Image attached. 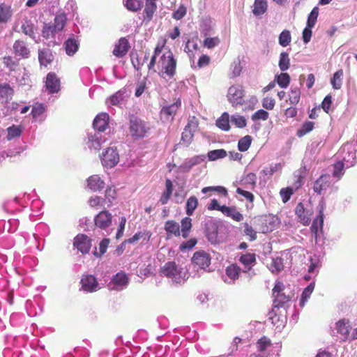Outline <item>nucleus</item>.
I'll use <instances>...</instances> for the list:
<instances>
[{"label":"nucleus","mask_w":357,"mask_h":357,"mask_svg":"<svg viewBox=\"0 0 357 357\" xmlns=\"http://www.w3.org/2000/svg\"><path fill=\"white\" fill-rule=\"evenodd\" d=\"M151 236L149 231L137 232L132 238L123 241V243H133L134 242L142 238L144 241L148 242Z\"/></svg>","instance_id":"a19ab883"},{"label":"nucleus","mask_w":357,"mask_h":357,"mask_svg":"<svg viewBox=\"0 0 357 357\" xmlns=\"http://www.w3.org/2000/svg\"><path fill=\"white\" fill-rule=\"evenodd\" d=\"M216 126L222 130H229V115L227 112H224L221 116L216 121Z\"/></svg>","instance_id":"f704fd0d"},{"label":"nucleus","mask_w":357,"mask_h":357,"mask_svg":"<svg viewBox=\"0 0 357 357\" xmlns=\"http://www.w3.org/2000/svg\"><path fill=\"white\" fill-rule=\"evenodd\" d=\"M45 86L50 94L58 93L61 89V81L56 74L50 72L46 76Z\"/></svg>","instance_id":"1a4fd4ad"},{"label":"nucleus","mask_w":357,"mask_h":357,"mask_svg":"<svg viewBox=\"0 0 357 357\" xmlns=\"http://www.w3.org/2000/svg\"><path fill=\"white\" fill-rule=\"evenodd\" d=\"M194 135V132L184 128V130L181 134L182 142L186 146L190 145L193 140Z\"/></svg>","instance_id":"0e129e2a"},{"label":"nucleus","mask_w":357,"mask_h":357,"mask_svg":"<svg viewBox=\"0 0 357 357\" xmlns=\"http://www.w3.org/2000/svg\"><path fill=\"white\" fill-rule=\"evenodd\" d=\"M268 9V2L266 0H255L252 13L255 16H259L264 14Z\"/></svg>","instance_id":"c85d7f7f"},{"label":"nucleus","mask_w":357,"mask_h":357,"mask_svg":"<svg viewBox=\"0 0 357 357\" xmlns=\"http://www.w3.org/2000/svg\"><path fill=\"white\" fill-rule=\"evenodd\" d=\"M301 98V91L298 88L291 90L289 95V101L291 105H296L298 103Z\"/></svg>","instance_id":"052dcab7"},{"label":"nucleus","mask_w":357,"mask_h":357,"mask_svg":"<svg viewBox=\"0 0 357 357\" xmlns=\"http://www.w3.org/2000/svg\"><path fill=\"white\" fill-rule=\"evenodd\" d=\"M314 283L312 282L309 285H307L303 290L301 298L300 301V305L301 307H303L305 305V302L307 301V299L310 297V295L314 291Z\"/></svg>","instance_id":"49530a36"},{"label":"nucleus","mask_w":357,"mask_h":357,"mask_svg":"<svg viewBox=\"0 0 357 357\" xmlns=\"http://www.w3.org/2000/svg\"><path fill=\"white\" fill-rule=\"evenodd\" d=\"M209 191L216 192L224 197H227L228 195L227 190L223 186L205 187L202 190L203 193H206Z\"/></svg>","instance_id":"680f3d73"},{"label":"nucleus","mask_w":357,"mask_h":357,"mask_svg":"<svg viewBox=\"0 0 357 357\" xmlns=\"http://www.w3.org/2000/svg\"><path fill=\"white\" fill-rule=\"evenodd\" d=\"M331 184V177L328 174L321 175L314 183L313 190L317 195H321Z\"/></svg>","instance_id":"f8f14e48"},{"label":"nucleus","mask_w":357,"mask_h":357,"mask_svg":"<svg viewBox=\"0 0 357 357\" xmlns=\"http://www.w3.org/2000/svg\"><path fill=\"white\" fill-rule=\"evenodd\" d=\"M157 0H146L143 12V22L149 23L157 11Z\"/></svg>","instance_id":"2eb2a0df"},{"label":"nucleus","mask_w":357,"mask_h":357,"mask_svg":"<svg viewBox=\"0 0 357 357\" xmlns=\"http://www.w3.org/2000/svg\"><path fill=\"white\" fill-rule=\"evenodd\" d=\"M112 215L107 210L99 212L94 217V225L96 227L105 230L112 224Z\"/></svg>","instance_id":"6e6552de"},{"label":"nucleus","mask_w":357,"mask_h":357,"mask_svg":"<svg viewBox=\"0 0 357 357\" xmlns=\"http://www.w3.org/2000/svg\"><path fill=\"white\" fill-rule=\"evenodd\" d=\"M257 183V176L255 173H249L242 179V185L246 188L254 189Z\"/></svg>","instance_id":"4c0bfd02"},{"label":"nucleus","mask_w":357,"mask_h":357,"mask_svg":"<svg viewBox=\"0 0 357 357\" xmlns=\"http://www.w3.org/2000/svg\"><path fill=\"white\" fill-rule=\"evenodd\" d=\"M231 121L238 128H243L247 126V121L245 118L241 115H232L231 117Z\"/></svg>","instance_id":"13d9d810"},{"label":"nucleus","mask_w":357,"mask_h":357,"mask_svg":"<svg viewBox=\"0 0 357 357\" xmlns=\"http://www.w3.org/2000/svg\"><path fill=\"white\" fill-rule=\"evenodd\" d=\"M54 59L52 52L48 49H43L38 51V60L41 66L47 67Z\"/></svg>","instance_id":"393cba45"},{"label":"nucleus","mask_w":357,"mask_h":357,"mask_svg":"<svg viewBox=\"0 0 357 357\" xmlns=\"http://www.w3.org/2000/svg\"><path fill=\"white\" fill-rule=\"evenodd\" d=\"M164 229L166 231L167 238L181 236L180 225L175 220H167L165 223Z\"/></svg>","instance_id":"aec40b11"},{"label":"nucleus","mask_w":357,"mask_h":357,"mask_svg":"<svg viewBox=\"0 0 357 357\" xmlns=\"http://www.w3.org/2000/svg\"><path fill=\"white\" fill-rule=\"evenodd\" d=\"M343 70L342 69L335 72L331 79V84L335 89H340L342 84Z\"/></svg>","instance_id":"603ef678"},{"label":"nucleus","mask_w":357,"mask_h":357,"mask_svg":"<svg viewBox=\"0 0 357 357\" xmlns=\"http://www.w3.org/2000/svg\"><path fill=\"white\" fill-rule=\"evenodd\" d=\"M80 283L82 284V289L87 292L96 291L98 284L96 278L92 275H83Z\"/></svg>","instance_id":"f3484780"},{"label":"nucleus","mask_w":357,"mask_h":357,"mask_svg":"<svg viewBox=\"0 0 357 357\" xmlns=\"http://www.w3.org/2000/svg\"><path fill=\"white\" fill-rule=\"evenodd\" d=\"M124 6L130 11L136 12L142 7V1L141 0H124Z\"/></svg>","instance_id":"3c124183"},{"label":"nucleus","mask_w":357,"mask_h":357,"mask_svg":"<svg viewBox=\"0 0 357 357\" xmlns=\"http://www.w3.org/2000/svg\"><path fill=\"white\" fill-rule=\"evenodd\" d=\"M102 165L106 167H114L119 161V155L115 147H109L100 156Z\"/></svg>","instance_id":"0eeeda50"},{"label":"nucleus","mask_w":357,"mask_h":357,"mask_svg":"<svg viewBox=\"0 0 357 357\" xmlns=\"http://www.w3.org/2000/svg\"><path fill=\"white\" fill-rule=\"evenodd\" d=\"M344 164L342 161H338L333 165L332 175L337 180H340L344 174Z\"/></svg>","instance_id":"c03bdc74"},{"label":"nucleus","mask_w":357,"mask_h":357,"mask_svg":"<svg viewBox=\"0 0 357 357\" xmlns=\"http://www.w3.org/2000/svg\"><path fill=\"white\" fill-rule=\"evenodd\" d=\"M324 205L319 206V214L316 217V218L313 220L312 226L310 227V230L312 233H313L315 236H317L318 231L322 230L323 224H324Z\"/></svg>","instance_id":"6ab92c4d"},{"label":"nucleus","mask_w":357,"mask_h":357,"mask_svg":"<svg viewBox=\"0 0 357 357\" xmlns=\"http://www.w3.org/2000/svg\"><path fill=\"white\" fill-rule=\"evenodd\" d=\"M198 205V200L195 196L190 197L186 202V213L192 215Z\"/></svg>","instance_id":"864d4df0"},{"label":"nucleus","mask_w":357,"mask_h":357,"mask_svg":"<svg viewBox=\"0 0 357 357\" xmlns=\"http://www.w3.org/2000/svg\"><path fill=\"white\" fill-rule=\"evenodd\" d=\"M173 192V184L169 178L165 180V190L162 192L160 202L164 205L166 204L170 199Z\"/></svg>","instance_id":"c756f323"},{"label":"nucleus","mask_w":357,"mask_h":357,"mask_svg":"<svg viewBox=\"0 0 357 357\" xmlns=\"http://www.w3.org/2000/svg\"><path fill=\"white\" fill-rule=\"evenodd\" d=\"M271 345V340L266 336H263L257 342V347L259 351H265Z\"/></svg>","instance_id":"338daca9"},{"label":"nucleus","mask_w":357,"mask_h":357,"mask_svg":"<svg viewBox=\"0 0 357 357\" xmlns=\"http://www.w3.org/2000/svg\"><path fill=\"white\" fill-rule=\"evenodd\" d=\"M319 15L318 7H314L308 15L307 20V26L309 28H313L317 22V17Z\"/></svg>","instance_id":"4d7b16f0"},{"label":"nucleus","mask_w":357,"mask_h":357,"mask_svg":"<svg viewBox=\"0 0 357 357\" xmlns=\"http://www.w3.org/2000/svg\"><path fill=\"white\" fill-rule=\"evenodd\" d=\"M167 40H164L162 44L158 43L154 49L153 54L151 58L150 62L148 64V69L151 70L155 66L156 60L158 59L159 56H161V52L166 44Z\"/></svg>","instance_id":"cd10ccee"},{"label":"nucleus","mask_w":357,"mask_h":357,"mask_svg":"<svg viewBox=\"0 0 357 357\" xmlns=\"http://www.w3.org/2000/svg\"><path fill=\"white\" fill-rule=\"evenodd\" d=\"M112 281L116 285L123 286L128 283V279L125 273H118L114 276Z\"/></svg>","instance_id":"e2e57ef3"},{"label":"nucleus","mask_w":357,"mask_h":357,"mask_svg":"<svg viewBox=\"0 0 357 357\" xmlns=\"http://www.w3.org/2000/svg\"><path fill=\"white\" fill-rule=\"evenodd\" d=\"M13 15L10 6L0 3V23H6Z\"/></svg>","instance_id":"473e14b6"},{"label":"nucleus","mask_w":357,"mask_h":357,"mask_svg":"<svg viewBox=\"0 0 357 357\" xmlns=\"http://www.w3.org/2000/svg\"><path fill=\"white\" fill-rule=\"evenodd\" d=\"M181 235H182L183 238H187L190 235L192 227V219L189 217H185L181 220Z\"/></svg>","instance_id":"7c9ffc66"},{"label":"nucleus","mask_w":357,"mask_h":357,"mask_svg":"<svg viewBox=\"0 0 357 357\" xmlns=\"http://www.w3.org/2000/svg\"><path fill=\"white\" fill-rule=\"evenodd\" d=\"M160 273L161 275L172 278L176 283H181L185 280L184 277L181 276V271L178 269L174 261H168L161 267Z\"/></svg>","instance_id":"f03ea898"},{"label":"nucleus","mask_w":357,"mask_h":357,"mask_svg":"<svg viewBox=\"0 0 357 357\" xmlns=\"http://www.w3.org/2000/svg\"><path fill=\"white\" fill-rule=\"evenodd\" d=\"M73 245L82 253H88L91 247V240L86 234H79L75 237Z\"/></svg>","instance_id":"9b49d317"},{"label":"nucleus","mask_w":357,"mask_h":357,"mask_svg":"<svg viewBox=\"0 0 357 357\" xmlns=\"http://www.w3.org/2000/svg\"><path fill=\"white\" fill-rule=\"evenodd\" d=\"M14 89L8 83L0 84V100H4L8 103L14 95Z\"/></svg>","instance_id":"b1692460"},{"label":"nucleus","mask_w":357,"mask_h":357,"mask_svg":"<svg viewBox=\"0 0 357 357\" xmlns=\"http://www.w3.org/2000/svg\"><path fill=\"white\" fill-rule=\"evenodd\" d=\"M211 256L205 251L195 252L192 258V262L198 268L205 269L211 264Z\"/></svg>","instance_id":"9d476101"},{"label":"nucleus","mask_w":357,"mask_h":357,"mask_svg":"<svg viewBox=\"0 0 357 357\" xmlns=\"http://www.w3.org/2000/svg\"><path fill=\"white\" fill-rule=\"evenodd\" d=\"M245 91L241 85H232L229 88L227 98L229 102L234 107L243 105L244 100Z\"/></svg>","instance_id":"423d86ee"},{"label":"nucleus","mask_w":357,"mask_h":357,"mask_svg":"<svg viewBox=\"0 0 357 357\" xmlns=\"http://www.w3.org/2000/svg\"><path fill=\"white\" fill-rule=\"evenodd\" d=\"M126 91L125 89H123L112 95L108 98L107 102L112 105H119L126 100Z\"/></svg>","instance_id":"5701e85b"},{"label":"nucleus","mask_w":357,"mask_h":357,"mask_svg":"<svg viewBox=\"0 0 357 357\" xmlns=\"http://www.w3.org/2000/svg\"><path fill=\"white\" fill-rule=\"evenodd\" d=\"M181 106V102L178 99L175 102L163 107L160 111L161 118H164L166 121H172Z\"/></svg>","instance_id":"ddd939ff"},{"label":"nucleus","mask_w":357,"mask_h":357,"mask_svg":"<svg viewBox=\"0 0 357 357\" xmlns=\"http://www.w3.org/2000/svg\"><path fill=\"white\" fill-rule=\"evenodd\" d=\"M335 328L337 330V333L340 334L342 336L343 341H351L357 340V328L354 329L351 333L350 334L349 331L351 329V328L349 324V321L348 319H340L335 324Z\"/></svg>","instance_id":"7ed1b4c3"},{"label":"nucleus","mask_w":357,"mask_h":357,"mask_svg":"<svg viewBox=\"0 0 357 357\" xmlns=\"http://www.w3.org/2000/svg\"><path fill=\"white\" fill-rule=\"evenodd\" d=\"M105 203V199L97 195L91 197L88 201L89 205L96 210L104 207Z\"/></svg>","instance_id":"ea45409f"},{"label":"nucleus","mask_w":357,"mask_h":357,"mask_svg":"<svg viewBox=\"0 0 357 357\" xmlns=\"http://www.w3.org/2000/svg\"><path fill=\"white\" fill-rule=\"evenodd\" d=\"M66 16L64 14L57 15L54 18L53 26L57 32L63 30L66 23Z\"/></svg>","instance_id":"8fccbe9b"},{"label":"nucleus","mask_w":357,"mask_h":357,"mask_svg":"<svg viewBox=\"0 0 357 357\" xmlns=\"http://www.w3.org/2000/svg\"><path fill=\"white\" fill-rule=\"evenodd\" d=\"M255 229L258 232L266 234L272 231L275 227L274 217L268 215H261L255 218L253 220Z\"/></svg>","instance_id":"20e7f679"},{"label":"nucleus","mask_w":357,"mask_h":357,"mask_svg":"<svg viewBox=\"0 0 357 357\" xmlns=\"http://www.w3.org/2000/svg\"><path fill=\"white\" fill-rule=\"evenodd\" d=\"M275 81L281 88H287L290 82V77L287 73H281L275 76Z\"/></svg>","instance_id":"37998d69"},{"label":"nucleus","mask_w":357,"mask_h":357,"mask_svg":"<svg viewBox=\"0 0 357 357\" xmlns=\"http://www.w3.org/2000/svg\"><path fill=\"white\" fill-rule=\"evenodd\" d=\"M89 142L91 143L90 147H92L96 150H99L101 148L102 143L105 142V138H104L101 134L98 133L89 136Z\"/></svg>","instance_id":"72a5a7b5"},{"label":"nucleus","mask_w":357,"mask_h":357,"mask_svg":"<svg viewBox=\"0 0 357 357\" xmlns=\"http://www.w3.org/2000/svg\"><path fill=\"white\" fill-rule=\"evenodd\" d=\"M22 31L31 38H35L34 24L30 20L24 19L21 26Z\"/></svg>","instance_id":"c9c22d12"},{"label":"nucleus","mask_w":357,"mask_h":357,"mask_svg":"<svg viewBox=\"0 0 357 357\" xmlns=\"http://www.w3.org/2000/svg\"><path fill=\"white\" fill-rule=\"evenodd\" d=\"M279 44L282 47L288 46L291 41V36L289 30L282 31L279 36Z\"/></svg>","instance_id":"5fc2aeb1"},{"label":"nucleus","mask_w":357,"mask_h":357,"mask_svg":"<svg viewBox=\"0 0 357 357\" xmlns=\"http://www.w3.org/2000/svg\"><path fill=\"white\" fill-rule=\"evenodd\" d=\"M88 187L93 192L101 190L104 188V182L98 175H93L87 180Z\"/></svg>","instance_id":"a878e982"},{"label":"nucleus","mask_w":357,"mask_h":357,"mask_svg":"<svg viewBox=\"0 0 357 357\" xmlns=\"http://www.w3.org/2000/svg\"><path fill=\"white\" fill-rule=\"evenodd\" d=\"M239 261L245 266L243 271L247 273L250 271L252 267L255 264L256 255L254 253L242 255L239 258Z\"/></svg>","instance_id":"412c9836"},{"label":"nucleus","mask_w":357,"mask_h":357,"mask_svg":"<svg viewBox=\"0 0 357 357\" xmlns=\"http://www.w3.org/2000/svg\"><path fill=\"white\" fill-rule=\"evenodd\" d=\"M130 48V43L126 37H121L115 44L113 54L118 58H123Z\"/></svg>","instance_id":"4468645a"},{"label":"nucleus","mask_w":357,"mask_h":357,"mask_svg":"<svg viewBox=\"0 0 357 357\" xmlns=\"http://www.w3.org/2000/svg\"><path fill=\"white\" fill-rule=\"evenodd\" d=\"M13 50L17 56L26 59L29 56L30 51L22 40H16L13 44Z\"/></svg>","instance_id":"4be33fe9"},{"label":"nucleus","mask_w":357,"mask_h":357,"mask_svg":"<svg viewBox=\"0 0 357 357\" xmlns=\"http://www.w3.org/2000/svg\"><path fill=\"white\" fill-rule=\"evenodd\" d=\"M274 298L273 304L275 307H280L289 301V297L286 296L283 291L273 295Z\"/></svg>","instance_id":"a18cd8bd"},{"label":"nucleus","mask_w":357,"mask_h":357,"mask_svg":"<svg viewBox=\"0 0 357 357\" xmlns=\"http://www.w3.org/2000/svg\"><path fill=\"white\" fill-rule=\"evenodd\" d=\"M129 129L132 137L135 139L144 138L149 130L145 123L137 117L130 119Z\"/></svg>","instance_id":"39448f33"},{"label":"nucleus","mask_w":357,"mask_h":357,"mask_svg":"<svg viewBox=\"0 0 357 357\" xmlns=\"http://www.w3.org/2000/svg\"><path fill=\"white\" fill-rule=\"evenodd\" d=\"M220 43V38L216 37L206 38L203 42V46L208 49H212L218 46Z\"/></svg>","instance_id":"774afa93"},{"label":"nucleus","mask_w":357,"mask_h":357,"mask_svg":"<svg viewBox=\"0 0 357 357\" xmlns=\"http://www.w3.org/2000/svg\"><path fill=\"white\" fill-rule=\"evenodd\" d=\"M252 142V137L250 135H246L242 137L238 143V148L240 151H246L250 146Z\"/></svg>","instance_id":"6e6d98bb"},{"label":"nucleus","mask_w":357,"mask_h":357,"mask_svg":"<svg viewBox=\"0 0 357 357\" xmlns=\"http://www.w3.org/2000/svg\"><path fill=\"white\" fill-rule=\"evenodd\" d=\"M199 127V120L195 116H189L188 119L187 125L185 126V128L188 130H190L192 132L195 133Z\"/></svg>","instance_id":"69168bd1"},{"label":"nucleus","mask_w":357,"mask_h":357,"mask_svg":"<svg viewBox=\"0 0 357 357\" xmlns=\"http://www.w3.org/2000/svg\"><path fill=\"white\" fill-rule=\"evenodd\" d=\"M284 269V261L283 259L280 257H277L272 259V261L269 266V270L273 274H278L280 271Z\"/></svg>","instance_id":"2f4dec72"},{"label":"nucleus","mask_w":357,"mask_h":357,"mask_svg":"<svg viewBox=\"0 0 357 357\" xmlns=\"http://www.w3.org/2000/svg\"><path fill=\"white\" fill-rule=\"evenodd\" d=\"M227 156V152L224 149H216L211 151L208 153V157L210 160H216L218 159L224 158Z\"/></svg>","instance_id":"bf43d9fd"},{"label":"nucleus","mask_w":357,"mask_h":357,"mask_svg":"<svg viewBox=\"0 0 357 357\" xmlns=\"http://www.w3.org/2000/svg\"><path fill=\"white\" fill-rule=\"evenodd\" d=\"M222 213L237 222H240L243 219V215L235 206L229 207L226 206V207L222 208Z\"/></svg>","instance_id":"bb28decb"},{"label":"nucleus","mask_w":357,"mask_h":357,"mask_svg":"<svg viewBox=\"0 0 357 357\" xmlns=\"http://www.w3.org/2000/svg\"><path fill=\"white\" fill-rule=\"evenodd\" d=\"M7 139L10 140L15 137H18L22 135V128L20 126L13 125L8 127L7 129Z\"/></svg>","instance_id":"09e8293b"},{"label":"nucleus","mask_w":357,"mask_h":357,"mask_svg":"<svg viewBox=\"0 0 357 357\" xmlns=\"http://www.w3.org/2000/svg\"><path fill=\"white\" fill-rule=\"evenodd\" d=\"M314 123L312 121H305L301 127L297 130L296 135L298 137H302L307 133L310 132L314 129Z\"/></svg>","instance_id":"de8ad7c7"},{"label":"nucleus","mask_w":357,"mask_h":357,"mask_svg":"<svg viewBox=\"0 0 357 357\" xmlns=\"http://www.w3.org/2000/svg\"><path fill=\"white\" fill-rule=\"evenodd\" d=\"M176 66L177 61L173 53L169 51L159 56L156 60L155 66L151 70L157 73L162 78L171 79L176 75Z\"/></svg>","instance_id":"f257e3e1"},{"label":"nucleus","mask_w":357,"mask_h":357,"mask_svg":"<svg viewBox=\"0 0 357 357\" xmlns=\"http://www.w3.org/2000/svg\"><path fill=\"white\" fill-rule=\"evenodd\" d=\"M241 268L236 264H232L227 267L226 274L231 280H235L239 278Z\"/></svg>","instance_id":"e433bc0d"},{"label":"nucleus","mask_w":357,"mask_h":357,"mask_svg":"<svg viewBox=\"0 0 357 357\" xmlns=\"http://www.w3.org/2000/svg\"><path fill=\"white\" fill-rule=\"evenodd\" d=\"M79 44L73 38H68L65 43L66 52L68 55H73L78 50Z\"/></svg>","instance_id":"58836bf2"},{"label":"nucleus","mask_w":357,"mask_h":357,"mask_svg":"<svg viewBox=\"0 0 357 357\" xmlns=\"http://www.w3.org/2000/svg\"><path fill=\"white\" fill-rule=\"evenodd\" d=\"M109 120V116L107 113H100L93 120V128L100 132H103L108 126Z\"/></svg>","instance_id":"a211bd4d"},{"label":"nucleus","mask_w":357,"mask_h":357,"mask_svg":"<svg viewBox=\"0 0 357 357\" xmlns=\"http://www.w3.org/2000/svg\"><path fill=\"white\" fill-rule=\"evenodd\" d=\"M278 66L281 71L284 72L289 69L290 66V59L289 54L286 52H282L280 55Z\"/></svg>","instance_id":"79ce46f5"},{"label":"nucleus","mask_w":357,"mask_h":357,"mask_svg":"<svg viewBox=\"0 0 357 357\" xmlns=\"http://www.w3.org/2000/svg\"><path fill=\"white\" fill-rule=\"evenodd\" d=\"M295 213L301 223L305 226L310 225L312 213L306 210L303 203L299 202L297 204L295 208Z\"/></svg>","instance_id":"dca6fc26"}]
</instances>
